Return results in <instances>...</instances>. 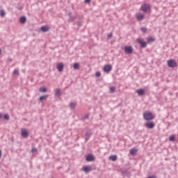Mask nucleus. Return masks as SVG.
<instances>
[{
  "instance_id": "obj_14",
  "label": "nucleus",
  "mask_w": 178,
  "mask_h": 178,
  "mask_svg": "<svg viewBox=\"0 0 178 178\" xmlns=\"http://www.w3.org/2000/svg\"><path fill=\"white\" fill-rule=\"evenodd\" d=\"M136 19L139 22H141V20H144V15L141 13L136 14Z\"/></svg>"
},
{
  "instance_id": "obj_11",
  "label": "nucleus",
  "mask_w": 178,
  "mask_h": 178,
  "mask_svg": "<svg viewBox=\"0 0 178 178\" xmlns=\"http://www.w3.org/2000/svg\"><path fill=\"white\" fill-rule=\"evenodd\" d=\"M22 136L24 138L29 137V131L27 129H22Z\"/></svg>"
},
{
  "instance_id": "obj_40",
  "label": "nucleus",
  "mask_w": 178,
  "mask_h": 178,
  "mask_svg": "<svg viewBox=\"0 0 178 178\" xmlns=\"http://www.w3.org/2000/svg\"><path fill=\"white\" fill-rule=\"evenodd\" d=\"M3 118V115H2V113H0V120L1 119H2Z\"/></svg>"
},
{
  "instance_id": "obj_3",
  "label": "nucleus",
  "mask_w": 178,
  "mask_h": 178,
  "mask_svg": "<svg viewBox=\"0 0 178 178\" xmlns=\"http://www.w3.org/2000/svg\"><path fill=\"white\" fill-rule=\"evenodd\" d=\"M136 42H138V44H140V47L142 48H145L147 47V43L145 41H144L143 39L141 38H138L136 40Z\"/></svg>"
},
{
  "instance_id": "obj_15",
  "label": "nucleus",
  "mask_w": 178,
  "mask_h": 178,
  "mask_svg": "<svg viewBox=\"0 0 178 178\" xmlns=\"http://www.w3.org/2000/svg\"><path fill=\"white\" fill-rule=\"evenodd\" d=\"M68 16H69V20L70 21V22H74V20H76V16H73V15H72V13L71 12H70L69 13H68Z\"/></svg>"
},
{
  "instance_id": "obj_31",
  "label": "nucleus",
  "mask_w": 178,
  "mask_h": 178,
  "mask_svg": "<svg viewBox=\"0 0 178 178\" xmlns=\"http://www.w3.org/2000/svg\"><path fill=\"white\" fill-rule=\"evenodd\" d=\"M5 120H9V115L8 114H5L3 116Z\"/></svg>"
},
{
  "instance_id": "obj_28",
  "label": "nucleus",
  "mask_w": 178,
  "mask_h": 178,
  "mask_svg": "<svg viewBox=\"0 0 178 178\" xmlns=\"http://www.w3.org/2000/svg\"><path fill=\"white\" fill-rule=\"evenodd\" d=\"M140 30H141V31L144 33V34H145L146 33H147V28H145V27H142L141 29H140Z\"/></svg>"
},
{
  "instance_id": "obj_29",
  "label": "nucleus",
  "mask_w": 178,
  "mask_h": 178,
  "mask_svg": "<svg viewBox=\"0 0 178 178\" xmlns=\"http://www.w3.org/2000/svg\"><path fill=\"white\" fill-rule=\"evenodd\" d=\"M116 91L115 87H110V92H115Z\"/></svg>"
},
{
  "instance_id": "obj_32",
  "label": "nucleus",
  "mask_w": 178,
  "mask_h": 178,
  "mask_svg": "<svg viewBox=\"0 0 178 178\" xmlns=\"http://www.w3.org/2000/svg\"><path fill=\"white\" fill-rule=\"evenodd\" d=\"M112 37H113V33H110L107 35V38H108V39L112 38Z\"/></svg>"
},
{
  "instance_id": "obj_36",
  "label": "nucleus",
  "mask_w": 178,
  "mask_h": 178,
  "mask_svg": "<svg viewBox=\"0 0 178 178\" xmlns=\"http://www.w3.org/2000/svg\"><path fill=\"white\" fill-rule=\"evenodd\" d=\"M76 23H77L78 27H81V26H83V24H81V22H77Z\"/></svg>"
},
{
  "instance_id": "obj_22",
  "label": "nucleus",
  "mask_w": 178,
  "mask_h": 178,
  "mask_svg": "<svg viewBox=\"0 0 178 178\" xmlns=\"http://www.w3.org/2000/svg\"><path fill=\"white\" fill-rule=\"evenodd\" d=\"M39 91L40 92H47V91H48V90L45 87H41V88H40Z\"/></svg>"
},
{
  "instance_id": "obj_27",
  "label": "nucleus",
  "mask_w": 178,
  "mask_h": 178,
  "mask_svg": "<svg viewBox=\"0 0 178 178\" xmlns=\"http://www.w3.org/2000/svg\"><path fill=\"white\" fill-rule=\"evenodd\" d=\"M175 140H176V138L175 137L174 135L170 136L169 138L170 141H175Z\"/></svg>"
},
{
  "instance_id": "obj_2",
  "label": "nucleus",
  "mask_w": 178,
  "mask_h": 178,
  "mask_svg": "<svg viewBox=\"0 0 178 178\" xmlns=\"http://www.w3.org/2000/svg\"><path fill=\"white\" fill-rule=\"evenodd\" d=\"M168 67H176L177 66V63L173 59L169 60H168Z\"/></svg>"
},
{
  "instance_id": "obj_17",
  "label": "nucleus",
  "mask_w": 178,
  "mask_h": 178,
  "mask_svg": "<svg viewBox=\"0 0 178 178\" xmlns=\"http://www.w3.org/2000/svg\"><path fill=\"white\" fill-rule=\"evenodd\" d=\"M137 152L138 150L136 148H132L130 149L129 153L131 154V155L134 156V155H136Z\"/></svg>"
},
{
  "instance_id": "obj_33",
  "label": "nucleus",
  "mask_w": 178,
  "mask_h": 178,
  "mask_svg": "<svg viewBox=\"0 0 178 178\" xmlns=\"http://www.w3.org/2000/svg\"><path fill=\"white\" fill-rule=\"evenodd\" d=\"M95 76H96V77H101V72H97L95 73Z\"/></svg>"
},
{
  "instance_id": "obj_7",
  "label": "nucleus",
  "mask_w": 178,
  "mask_h": 178,
  "mask_svg": "<svg viewBox=\"0 0 178 178\" xmlns=\"http://www.w3.org/2000/svg\"><path fill=\"white\" fill-rule=\"evenodd\" d=\"M82 170L85 172V173H89V172L92 170V168H91V166L85 165L83 167Z\"/></svg>"
},
{
  "instance_id": "obj_4",
  "label": "nucleus",
  "mask_w": 178,
  "mask_h": 178,
  "mask_svg": "<svg viewBox=\"0 0 178 178\" xmlns=\"http://www.w3.org/2000/svg\"><path fill=\"white\" fill-rule=\"evenodd\" d=\"M124 52H126V54H133V47L125 46L124 47Z\"/></svg>"
},
{
  "instance_id": "obj_42",
  "label": "nucleus",
  "mask_w": 178,
  "mask_h": 178,
  "mask_svg": "<svg viewBox=\"0 0 178 178\" xmlns=\"http://www.w3.org/2000/svg\"><path fill=\"white\" fill-rule=\"evenodd\" d=\"M2 54V50L0 49V55Z\"/></svg>"
},
{
  "instance_id": "obj_20",
  "label": "nucleus",
  "mask_w": 178,
  "mask_h": 178,
  "mask_svg": "<svg viewBox=\"0 0 178 178\" xmlns=\"http://www.w3.org/2000/svg\"><path fill=\"white\" fill-rule=\"evenodd\" d=\"M55 92L56 97H60V95H62V92H60V89L59 88L56 89Z\"/></svg>"
},
{
  "instance_id": "obj_26",
  "label": "nucleus",
  "mask_w": 178,
  "mask_h": 178,
  "mask_svg": "<svg viewBox=\"0 0 178 178\" xmlns=\"http://www.w3.org/2000/svg\"><path fill=\"white\" fill-rule=\"evenodd\" d=\"M13 74H16L17 76H20V73L19 72V70H15L13 72Z\"/></svg>"
},
{
  "instance_id": "obj_8",
  "label": "nucleus",
  "mask_w": 178,
  "mask_h": 178,
  "mask_svg": "<svg viewBox=\"0 0 178 178\" xmlns=\"http://www.w3.org/2000/svg\"><path fill=\"white\" fill-rule=\"evenodd\" d=\"M150 9L149 5L148 4H144L143 6H141V10L143 12L147 13V11H149Z\"/></svg>"
},
{
  "instance_id": "obj_21",
  "label": "nucleus",
  "mask_w": 178,
  "mask_h": 178,
  "mask_svg": "<svg viewBox=\"0 0 178 178\" xmlns=\"http://www.w3.org/2000/svg\"><path fill=\"white\" fill-rule=\"evenodd\" d=\"M73 67L75 70H77L80 67V64L78 63H74L73 65Z\"/></svg>"
},
{
  "instance_id": "obj_16",
  "label": "nucleus",
  "mask_w": 178,
  "mask_h": 178,
  "mask_svg": "<svg viewBox=\"0 0 178 178\" xmlns=\"http://www.w3.org/2000/svg\"><path fill=\"white\" fill-rule=\"evenodd\" d=\"M40 30H42L43 33H47V31H49V27L43 26L40 28Z\"/></svg>"
},
{
  "instance_id": "obj_12",
  "label": "nucleus",
  "mask_w": 178,
  "mask_h": 178,
  "mask_svg": "<svg viewBox=\"0 0 178 178\" xmlns=\"http://www.w3.org/2000/svg\"><path fill=\"white\" fill-rule=\"evenodd\" d=\"M65 67V65L63 63H60L57 65V69L58 72H63V68Z\"/></svg>"
},
{
  "instance_id": "obj_44",
  "label": "nucleus",
  "mask_w": 178,
  "mask_h": 178,
  "mask_svg": "<svg viewBox=\"0 0 178 178\" xmlns=\"http://www.w3.org/2000/svg\"><path fill=\"white\" fill-rule=\"evenodd\" d=\"M10 62H12V60H10Z\"/></svg>"
},
{
  "instance_id": "obj_23",
  "label": "nucleus",
  "mask_w": 178,
  "mask_h": 178,
  "mask_svg": "<svg viewBox=\"0 0 178 178\" xmlns=\"http://www.w3.org/2000/svg\"><path fill=\"white\" fill-rule=\"evenodd\" d=\"M147 41L149 44L151 42H154V41H155V39L154 38L149 37L147 38Z\"/></svg>"
},
{
  "instance_id": "obj_24",
  "label": "nucleus",
  "mask_w": 178,
  "mask_h": 178,
  "mask_svg": "<svg viewBox=\"0 0 178 178\" xmlns=\"http://www.w3.org/2000/svg\"><path fill=\"white\" fill-rule=\"evenodd\" d=\"M5 15H6V12H5V10H1L0 16H1V17H4Z\"/></svg>"
},
{
  "instance_id": "obj_13",
  "label": "nucleus",
  "mask_w": 178,
  "mask_h": 178,
  "mask_svg": "<svg viewBox=\"0 0 178 178\" xmlns=\"http://www.w3.org/2000/svg\"><path fill=\"white\" fill-rule=\"evenodd\" d=\"M27 22V18L24 16H22L19 18V23H21V24H24Z\"/></svg>"
},
{
  "instance_id": "obj_10",
  "label": "nucleus",
  "mask_w": 178,
  "mask_h": 178,
  "mask_svg": "<svg viewBox=\"0 0 178 178\" xmlns=\"http://www.w3.org/2000/svg\"><path fill=\"white\" fill-rule=\"evenodd\" d=\"M136 93L139 95V97H143V95H145V90H144V89H138L136 90Z\"/></svg>"
},
{
  "instance_id": "obj_39",
  "label": "nucleus",
  "mask_w": 178,
  "mask_h": 178,
  "mask_svg": "<svg viewBox=\"0 0 178 178\" xmlns=\"http://www.w3.org/2000/svg\"><path fill=\"white\" fill-rule=\"evenodd\" d=\"M84 2L85 3H90V2H91V0H85Z\"/></svg>"
},
{
  "instance_id": "obj_38",
  "label": "nucleus",
  "mask_w": 178,
  "mask_h": 178,
  "mask_svg": "<svg viewBox=\"0 0 178 178\" xmlns=\"http://www.w3.org/2000/svg\"><path fill=\"white\" fill-rule=\"evenodd\" d=\"M90 118V115L86 114L84 115V119H88Z\"/></svg>"
},
{
  "instance_id": "obj_37",
  "label": "nucleus",
  "mask_w": 178,
  "mask_h": 178,
  "mask_svg": "<svg viewBox=\"0 0 178 178\" xmlns=\"http://www.w3.org/2000/svg\"><path fill=\"white\" fill-rule=\"evenodd\" d=\"M122 175H123V176H128V172H127V171H124V172H122Z\"/></svg>"
},
{
  "instance_id": "obj_19",
  "label": "nucleus",
  "mask_w": 178,
  "mask_h": 178,
  "mask_svg": "<svg viewBox=\"0 0 178 178\" xmlns=\"http://www.w3.org/2000/svg\"><path fill=\"white\" fill-rule=\"evenodd\" d=\"M47 98H48V95H47L40 96L39 98V101H40V102H42V101H46Z\"/></svg>"
},
{
  "instance_id": "obj_34",
  "label": "nucleus",
  "mask_w": 178,
  "mask_h": 178,
  "mask_svg": "<svg viewBox=\"0 0 178 178\" xmlns=\"http://www.w3.org/2000/svg\"><path fill=\"white\" fill-rule=\"evenodd\" d=\"M38 149L35 147H33L31 149V152H37Z\"/></svg>"
},
{
  "instance_id": "obj_6",
  "label": "nucleus",
  "mask_w": 178,
  "mask_h": 178,
  "mask_svg": "<svg viewBox=\"0 0 178 178\" xmlns=\"http://www.w3.org/2000/svg\"><path fill=\"white\" fill-rule=\"evenodd\" d=\"M112 70V65H106L104 67V72H106V73H109Z\"/></svg>"
},
{
  "instance_id": "obj_25",
  "label": "nucleus",
  "mask_w": 178,
  "mask_h": 178,
  "mask_svg": "<svg viewBox=\"0 0 178 178\" xmlns=\"http://www.w3.org/2000/svg\"><path fill=\"white\" fill-rule=\"evenodd\" d=\"M70 107L71 109H74V108H76V103L74 102H71L70 104Z\"/></svg>"
},
{
  "instance_id": "obj_35",
  "label": "nucleus",
  "mask_w": 178,
  "mask_h": 178,
  "mask_svg": "<svg viewBox=\"0 0 178 178\" xmlns=\"http://www.w3.org/2000/svg\"><path fill=\"white\" fill-rule=\"evenodd\" d=\"M17 9H18V10H22V9H23V7L22 6H17Z\"/></svg>"
},
{
  "instance_id": "obj_5",
  "label": "nucleus",
  "mask_w": 178,
  "mask_h": 178,
  "mask_svg": "<svg viewBox=\"0 0 178 178\" xmlns=\"http://www.w3.org/2000/svg\"><path fill=\"white\" fill-rule=\"evenodd\" d=\"M86 161L87 162H92L93 161H95V156L92 154H88L86 156Z\"/></svg>"
},
{
  "instance_id": "obj_9",
  "label": "nucleus",
  "mask_w": 178,
  "mask_h": 178,
  "mask_svg": "<svg viewBox=\"0 0 178 178\" xmlns=\"http://www.w3.org/2000/svg\"><path fill=\"white\" fill-rule=\"evenodd\" d=\"M145 127L147 129H154V127H155V123H154V122H147L145 124Z\"/></svg>"
},
{
  "instance_id": "obj_41",
  "label": "nucleus",
  "mask_w": 178,
  "mask_h": 178,
  "mask_svg": "<svg viewBox=\"0 0 178 178\" xmlns=\"http://www.w3.org/2000/svg\"><path fill=\"white\" fill-rule=\"evenodd\" d=\"M2 156V150L0 149V158Z\"/></svg>"
},
{
  "instance_id": "obj_18",
  "label": "nucleus",
  "mask_w": 178,
  "mask_h": 178,
  "mask_svg": "<svg viewBox=\"0 0 178 178\" xmlns=\"http://www.w3.org/2000/svg\"><path fill=\"white\" fill-rule=\"evenodd\" d=\"M108 159L111 160V161H113V162H115L116 161H118V156L116 155H112V156H110L108 157Z\"/></svg>"
},
{
  "instance_id": "obj_43",
  "label": "nucleus",
  "mask_w": 178,
  "mask_h": 178,
  "mask_svg": "<svg viewBox=\"0 0 178 178\" xmlns=\"http://www.w3.org/2000/svg\"><path fill=\"white\" fill-rule=\"evenodd\" d=\"M10 62H12V60H10Z\"/></svg>"
},
{
  "instance_id": "obj_30",
  "label": "nucleus",
  "mask_w": 178,
  "mask_h": 178,
  "mask_svg": "<svg viewBox=\"0 0 178 178\" xmlns=\"http://www.w3.org/2000/svg\"><path fill=\"white\" fill-rule=\"evenodd\" d=\"M90 136H91V134H90L88 132H87L86 134V136L88 137V138H86V141H87V140H88L90 138Z\"/></svg>"
},
{
  "instance_id": "obj_1",
  "label": "nucleus",
  "mask_w": 178,
  "mask_h": 178,
  "mask_svg": "<svg viewBox=\"0 0 178 178\" xmlns=\"http://www.w3.org/2000/svg\"><path fill=\"white\" fill-rule=\"evenodd\" d=\"M143 119L147 122H151L155 119V115H153L152 113L147 111L143 113Z\"/></svg>"
}]
</instances>
